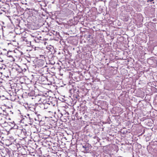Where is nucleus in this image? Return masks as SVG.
<instances>
[{
  "label": "nucleus",
  "instance_id": "obj_4",
  "mask_svg": "<svg viewBox=\"0 0 157 157\" xmlns=\"http://www.w3.org/2000/svg\"><path fill=\"white\" fill-rule=\"evenodd\" d=\"M154 102L157 103V95L155 97L154 99Z\"/></svg>",
  "mask_w": 157,
  "mask_h": 157
},
{
  "label": "nucleus",
  "instance_id": "obj_15",
  "mask_svg": "<svg viewBox=\"0 0 157 157\" xmlns=\"http://www.w3.org/2000/svg\"><path fill=\"white\" fill-rule=\"evenodd\" d=\"M4 50H5V51H6V49H3Z\"/></svg>",
  "mask_w": 157,
  "mask_h": 157
},
{
  "label": "nucleus",
  "instance_id": "obj_17",
  "mask_svg": "<svg viewBox=\"0 0 157 157\" xmlns=\"http://www.w3.org/2000/svg\"><path fill=\"white\" fill-rule=\"evenodd\" d=\"M61 115L62 116H63V114H62V113H61Z\"/></svg>",
  "mask_w": 157,
  "mask_h": 157
},
{
  "label": "nucleus",
  "instance_id": "obj_18",
  "mask_svg": "<svg viewBox=\"0 0 157 157\" xmlns=\"http://www.w3.org/2000/svg\"><path fill=\"white\" fill-rule=\"evenodd\" d=\"M67 113V115H69V113Z\"/></svg>",
  "mask_w": 157,
  "mask_h": 157
},
{
  "label": "nucleus",
  "instance_id": "obj_9",
  "mask_svg": "<svg viewBox=\"0 0 157 157\" xmlns=\"http://www.w3.org/2000/svg\"><path fill=\"white\" fill-rule=\"evenodd\" d=\"M11 123L12 124H14V121H13L12 123Z\"/></svg>",
  "mask_w": 157,
  "mask_h": 157
},
{
  "label": "nucleus",
  "instance_id": "obj_12",
  "mask_svg": "<svg viewBox=\"0 0 157 157\" xmlns=\"http://www.w3.org/2000/svg\"><path fill=\"white\" fill-rule=\"evenodd\" d=\"M50 52H51V54H52V52L51 50L50 51Z\"/></svg>",
  "mask_w": 157,
  "mask_h": 157
},
{
  "label": "nucleus",
  "instance_id": "obj_6",
  "mask_svg": "<svg viewBox=\"0 0 157 157\" xmlns=\"http://www.w3.org/2000/svg\"><path fill=\"white\" fill-rule=\"evenodd\" d=\"M55 0H51V1H50V2L52 3V4H53L55 2Z\"/></svg>",
  "mask_w": 157,
  "mask_h": 157
},
{
  "label": "nucleus",
  "instance_id": "obj_16",
  "mask_svg": "<svg viewBox=\"0 0 157 157\" xmlns=\"http://www.w3.org/2000/svg\"><path fill=\"white\" fill-rule=\"evenodd\" d=\"M9 52H8L7 53V55H8V54Z\"/></svg>",
  "mask_w": 157,
  "mask_h": 157
},
{
  "label": "nucleus",
  "instance_id": "obj_5",
  "mask_svg": "<svg viewBox=\"0 0 157 157\" xmlns=\"http://www.w3.org/2000/svg\"><path fill=\"white\" fill-rule=\"evenodd\" d=\"M35 92L33 90H32L31 91V93L32 95V96H33V95L35 94Z\"/></svg>",
  "mask_w": 157,
  "mask_h": 157
},
{
  "label": "nucleus",
  "instance_id": "obj_11",
  "mask_svg": "<svg viewBox=\"0 0 157 157\" xmlns=\"http://www.w3.org/2000/svg\"><path fill=\"white\" fill-rule=\"evenodd\" d=\"M125 21H128V20L127 19H126L125 20H124Z\"/></svg>",
  "mask_w": 157,
  "mask_h": 157
},
{
  "label": "nucleus",
  "instance_id": "obj_14",
  "mask_svg": "<svg viewBox=\"0 0 157 157\" xmlns=\"http://www.w3.org/2000/svg\"><path fill=\"white\" fill-rule=\"evenodd\" d=\"M15 126H14V127H13L14 129L16 128H14Z\"/></svg>",
  "mask_w": 157,
  "mask_h": 157
},
{
  "label": "nucleus",
  "instance_id": "obj_8",
  "mask_svg": "<svg viewBox=\"0 0 157 157\" xmlns=\"http://www.w3.org/2000/svg\"><path fill=\"white\" fill-rule=\"evenodd\" d=\"M148 1V2L149 1L150 2H151L152 1H153L154 0H147Z\"/></svg>",
  "mask_w": 157,
  "mask_h": 157
},
{
  "label": "nucleus",
  "instance_id": "obj_1",
  "mask_svg": "<svg viewBox=\"0 0 157 157\" xmlns=\"http://www.w3.org/2000/svg\"><path fill=\"white\" fill-rule=\"evenodd\" d=\"M82 147L83 149V151L84 152H88L90 151L91 147V145L88 143H86L82 144Z\"/></svg>",
  "mask_w": 157,
  "mask_h": 157
},
{
  "label": "nucleus",
  "instance_id": "obj_10",
  "mask_svg": "<svg viewBox=\"0 0 157 157\" xmlns=\"http://www.w3.org/2000/svg\"><path fill=\"white\" fill-rule=\"evenodd\" d=\"M0 61L1 62H2L3 61V60H1V61Z\"/></svg>",
  "mask_w": 157,
  "mask_h": 157
},
{
  "label": "nucleus",
  "instance_id": "obj_19",
  "mask_svg": "<svg viewBox=\"0 0 157 157\" xmlns=\"http://www.w3.org/2000/svg\"><path fill=\"white\" fill-rule=\"evenodd\" d=\"M115 1L117 2V0H116Z\"/></svg>",
  "mask_w": 157,
  "mask_h": 157
},
{
  "label": "nucleus",
  "instance_id": "obj_3",
  "mask_svg": "<svg viewBox=\"0 0 157 157\" xmlns=\"http://www.w3.org/2000/svg\"><path fill=\"white\" fill-rule=\"evenodd\" d=\"M110 121H111V120H110V118L109 117H108L107 120V123H109V124H110Z\"/></svg>",
  "mask_w": 157,
  "mask_h": 157
},
{
  "label": "nucleus",
  "instance_id": "obj_2",
  "mask_svg": "<svg viewBox=\"0 0 157 157\" xmlns=\"http://www.w3.org/2000/svg\"><path fill=\"white\" fill-rule=\"evenodd\" d=\"M28 117H26V116H24V118H23V119L25 120L26 121H28L29 120L30 121V122H32V121H33V119L31 118L30 117H29V114H28L27 115Z\"/></svg>",
  "mask_w": 157,
  "mask_h": 157
},
{
  "label": "nucleus",
  "instance_id": "obj_13",
  "mask_svg": "<svg viewBox=\"0 0 157 157\" xmlns=\"http://www.w3.org/2000/svg\"><path fill=\"white\" fill-rule=\"evenodd\" d=\"M0 55H2V52H1V53H0Z\"/></svg>",
  "mask_w": 157,
  "mask_h": 157
},
{
  "label": "nucleus",
  "instance_id": "obj_7",
  "mask_svg": "<svg viewBox=\"0 0 157 157\" xmlns=\"http://www.w3.org/2000/svg\"><path fill=\"white\" fill-rule=\"evenodd\" d=\"M35 114L37 115V116L38 117L39 116H40V114H38L37 112H35Z\"/></svg>",
  "mask_w": 157,
  "mask_h": 157
}]
</instances>
